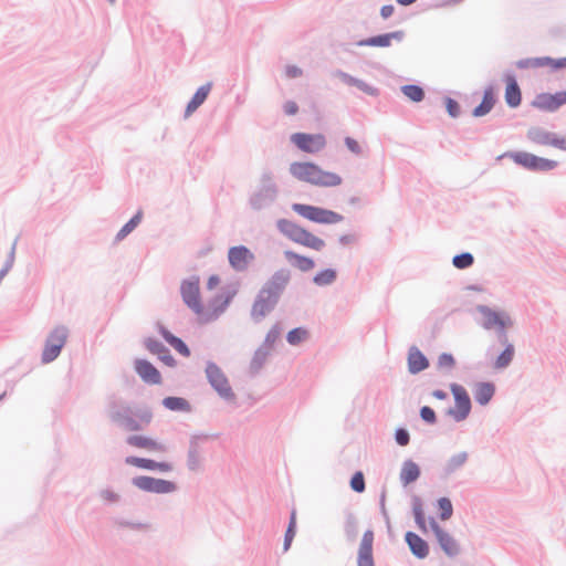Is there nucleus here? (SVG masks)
<instances>
[{
	"instance_id": "obj_25",
	"label": "nucleus",
	"mask_w": 566,
	"mask_h": 566,
	"mask_svg": "<svg viewBox=\"0 0 566 566\" xmlns=\"http://www.w3.org/2000/svg\"><path fill=\"white\" fill-rule=\"evenodd\" d=\"M402 38V32H391L387 34H381L377 36L369 38L367 40L360 41L359 45H368V46H389L391 44V40H400Z\"/></svg>"
},
{
	"instance_id": "obj_46",
	"label": "nucleus",
	"mask_w": 566,
	"mask_h": 566,
	"mask_svg": "<svg viewBox=\"0 0 566 566\" xmlns=\"http://www.w3.org/2000/svg\"><path fill=\"white\" fill-rule=\"evenodd\" d=\"M455 361L451 354L443 353L438 358V366L440 368H452L454 366Z\"/></svg>"
},
{
	"instance_id": "obj_37",
	"label": "nucleus",
	"mask_w": 566,
	"mask_h": 566,
	"mask_svg": "<svg viewBox=\"0 0 566 566\" xmlns=\"http://www.w3.org/2000/svg\"><path fill=\"white\" fill-rule=\"evenodd\" d=\"M412 512H413V516H415L417 526L419 527V530L421 532L426 533L427 532V523H426L424 512H423L422 504L419 501L415 502Z\"/></svg>"
},
{
	"instance_id": "obj_53",
	"label": "nucleus",
	"mask_w": 566,
	"mask_h": 566,
	"mask_svg": "<svg viewBox=\"0 0 566 566\" xmlns=\"http://www.w3.org/2000/svg\"><path fill=\"white\" fill-rule=\"evenodd\" d=\"M124 424L126 427V429H128L129 431H138L142 429V426L134 419L132 418H126L124 420Z\"/></svg>"
},
{
	"instance_id": "obj_16",
	"label": "nucleus",
	"mask_w": 566,
	"mask_h": 566,
	"mask_svg": "<svg viewBox=\"0 0 566 566\" xmlns=\"http://www.w3.org/2000/svg\"><path fill=\"white\" fill-rule=\"evenodd\" d=\"M127 443L134 448L143 449L154 453H163L167 450L164 442L143 434H134L128 437Z\"/></svg>"
},
{
	"instance_id": "obj_4",
	"label": "nucleus",
	"mask_w": 566,
	"mask_h": 566,
	"mask_svg": "<svg viewBox=\"0 0 566 566\" xmlns=\"http://www.w3.org/2000/svg\"><path fill=\"white\" fill-rule=\"evenodd\" d=\"M276 227L290 241L310 250L319 252L326 245L322 238L315 235L313 232L294 221L280 219L276 222Z\"/></svg>"
},
{
	"instance_id": "obj_1",
	"label": "nucleus",
	"mask_w": 566,
	"mask_h": 566,
	"mask_svg": "<svg viewBox=\"0 0 566 566\" xmlns=\"http://www.w3.org/2000/svg\"><path fill=\"white\" fill-rule=\"evenodd\" d=\"M180 293L182 301L196 314L200 324L217 319L226 311L229 303L228 298L216 296L203 304L200 297V279L198 276L182 281Z\"/></svg>"
},
{
	"instance_id": "obj_32",
	"label": "nucleus",
	"mask_w": 566,
	"mask_h": 566,
	"mask_svg": "<svg viewBox=\"0 0 566 566\" xmlns=\"http://www.w3.org/2000/svg\"><path fill=\"white\" fill-rule=\"evenodd\" d=\"M337 277V272L333 269H325L319 271L314 277L313 282L318 286L329 285Z\"/></svg>"
},
{
	"instance_id": "obj_6",
	"label": "nucleus",
	"mask_w": 566,
	"mask_h": 566,
	"mask_svg": "<svg viewBox=\"0 0 566 566\" xmlns=\"http://www.w3.org/2000/svg\"><path fill=\"white\" fill-rule=\"evenodd\" d=\"M67 338V331L64 327H55L51 334L49 335L45 346L42 353V361L51 363L61 353L62 347L64 346Z\"/></svg>"
},
{
	"instance_id": "obj_48",
	"label": "nucleus",
	"mask_w": 566,
	"mask_h": 566,
	"mask_svg": "<svg viewBox=\"0 0 566 566\" xmlns=\"http://www.w3.org/2000/svg\"><path fill=\"white\" fill-rule=\"evenodd\" d=\"M446 106H447V111L448 113L452 116V117H457L460 113V106L458 104V102H455L454 99L452 98H447L446 101Z\"/></svg>"
},
{
	"instance_id": "obj_34",
	"label": "nucleus",
	"mask_w": 566,
	"mask_h": 566,
	"mask_svg": "<svg viewBox=\"0 0 566 566\" xmlns=\"http://www.w3.org/2000/svg\"><path fill=\"white\" fill-rule=\"evenodd\" d=\"M514 346L512 344H509L505 347L504 352L494 361V368L503 369L507 367L514 357Z\"/></svg>"
},
{
	"instance_id": "obj_17",
	"label": "nucleus",
	"mask_w": 566,
	"mask_h": 566,
	"mask_svg": "<svg viewBox=\"0 0 566 566\" xmlns=\"http://www.w3.org/2000/svg\"><path fill=\"white\" fill-rule=\"evenodd\" d=\"M374 532L368 530L364 533L357 557V566H375L373 557Z\"/></svg>"
},
{
	"instance_id": "obj_30",
	"label": "nucleus",
	"mask_w": 566,
	"mask_h": 566,
	"mask_svg": "<svg viewBox=\"0 0 566 566\" xmlns=\"http://www.w3.org/2000/svg\"><path fill=\"white\" fill-rule=\"evenodd\" d=\"M163 405L172 411H188L190 409L189 402L180 397H167L163 400Z\"/></svg>"
},
{
	"instance_id": "obj_23",
	"label": "nucleus",
	"mask_w": 566,
	"mask_h": 566,
	"mask_svg": "<svg viewBox=\"0 0 566 566\" xmlns=\"http://www.w3.org/2000/svg\"><path fill=\"white\" fill-rule=\"evenodd\" d=\"M481 312L483 314L484 319L483 326L488 329L496 326L504 328L506 325L511 323L509 316L502 315L489 308H482Z\"/></svg>"
},
{
	"instance_id": "obj_44",
	"label": "nucleus",
	"mask_w": 566,
	"mask_h": 566,
	"mask_svg": "<svg viewBox=\"0 0 566 566\" xmlns=\"http://www.w3.org/2000/svg\"><path fill=\"white\" fill-rule=\"evenodd\" d=\"M467 453L465 452H461V453H458L455 455H453L449 461H448V470L450 471H454L457 469H459L460 467H462L464 464V462L467 461Z\"/></svg>"
},
{
	"instance_id": "obj_35",
	"label": "nucleus",
	"mask_w": 566,
	"mask_h": 566,
	"mask_svg": "<svg viewBox=\"0 0 566 566\" xmlns=\"http://www.w3.org/2000/svg\"><path fill=\"white\" fill-rule=\"evenodd\" d=\"M401 91L412 102H421L424 97L423 90L418 85H405Z\"/></svg>"
},
{
	"instance_id": "obj_5",
	"label": "nucleus",
	"mask_w": 566,
	"mask_h": 566,
	"mask_svg": "<svg viewBox=\"0 0 566 566\" xmlns=\"http://www.w3.org/2000/svg\"><path fill=\"white\" fill-rule=\"evenodd\" d=\"M292 210L300 217L321 224H335L343 221V216L328 209L316 206L293 203Z\"/></svg>"
},
{
	"instance_id": "obj_43",
	"label": "nucleus",
	"mask_w": 566,
	"mask_h": 566,
	"mask_svg": "<svg viewBox=\"0 0 566 566\" xmlns=\"http://www.w3.org/2000/svg\"><path fill=\"white\" fill-rule=\"evenodd\" d=\"M342 77L344 78V81H346L348 84L350 85H355L357 86L358 88H360L361 91L368 93V94H374L375 93V90L373 87H370L369 85H367L366 83L359 81V80H356L347 74H342Z\"/></svg>"
},
{
	"instance_id": "obj_49",
	"label": "nucleus",
	"mask_w": 566,
	"mask_h": 566,
	"mask_svg": "<svg viewBox=\"0 0 566 566\" xmlns=\"http://www.w3.org/2000/svg\"><path fill=\"white\" fill-rule=\"evenodd\" d=\"M409 433L405 429H398L396 431V441L399 446H407L409 443Z\"/></svg>"
},
{
	"instance_id": "obj_56",
	"label": "nucleus",
	"mask_w": 566,
	"mask_h": 566,
	"mask_svg": "<svg viewBox=\"0 0 566 566\" xmlns=\"http://www.w3.org/2000/svg\"><path fill=\"white\" fill-rule=\"evenodd\" d=\"M139 419H140V421H142L144 424H146V426H147V424H149V423H150V421H151V419H153V413H151V411L146 410V411L142 412V413H140V416H139Z\"/></svg>"
},
{
	"instance_id": "obj_31",
	"label": "nucleus",
	"mask_w": 566,
	"mask_h": 566,
	"mask_svg": "<svg viewBox=\"0 0 566 566\" xmlns=\"http://www.w3.org/2000/svg\"><path fill=\"white\" fill-rule=\"evenodd\" d=\"M536 66L548 67L551 70L566 69V56L562 59H552L548 56L536 57Z\"/></svg>"
},
{
	"instance_id": "obj_27",
	"label": "nucleus",
	"mask_w": 566,
	"mask_h": 566,
	"mask_svg": "<svg viewBox=\"0 0 566 566\" xmlns=\"http://www.w3.org/2000/svg\"><path fill=\"white\" fill-rule=\"evenodd\" d=\"M420 475L419 467L412 461H406L400 471V481L403 485L415 482Z\"/></svg>"
},
{
	"instance_id": "obj_55",
	"label": "nucleus",
	"mask_w": 566,
	"mask_h": 566,
	"mask_svg": "<svg viewBox=\"0 0 566 566\" xmlns=\"http://www.w3.org/2000/svg\"><path fill=\"white\" fill-rule=\"evenodd\" d=\"M394 11H395L394 6L388 4V6H384V7L381 8V10H380V14H381V17H382L384 19H387V18H389L390 15H392Z\"/></svg>"
},
{
	"instance_id": "obj_26",
	"label": "nucleus",
	"mask_w": 566,
	"mask_h": 566,
	"mask_svg": "<svg viewBox=\"0 0 566 566\" xmlns=\"http://www.w3.org/2000/svg\"><path fill=\"white\" fill-rule=\"evenodd\" d=\"M494 392H495V387L493 384L479 382L475 385V388H474V398L480 405L485 406L490 402V400L494 396Z\"/></svg>"
},
{
	"instance_id": "obj_52",
	"label": "nucleus",
	"mask_w": 566,
	"mask_h": 566,
	"mask_svg": "<svg viewBox=\"0 0 566 566\" xmlns=\"http://www.w3.org/2000/svg\"><path fill=\"white\" fill-rule=\"evenodd\" d=\"M536 57L534 59H526V60H522L517 63V66L520 69H537L536 66Z\"/></svg>"
},
{
	"instance_id": "obj_24",
	"label": "nucleus",
	"mask_w": 566,
	"mask_h": 566,
	"mask_svg": "<svg viewBox=\"0 0 566 566\" xmlns=\"http://www.w3.org/2000/svg\"><path fill=\"white\" fill-rule=\"evenodd\" d=\"M429 363L424 355L417 348L412 347L408 355L409 371L417 374L428 367Z\"/></svg>"
},
{
	"instance_id": "obj_7",
	"label": "nucleus",
	"mask_w": 566,
	"mask_h": 566,
	"mask_svg": "<svg viewBox=\"0 0 566 566\" xmlns=\"http://www.w3.org/2000/svg\"><path fill=\"white\" fill-rule=\"evenodd\" d=\"M133 484L142 491L157 494L172 493L177 490L176 484L171 481L156 479L147 475L134 478Z\"/></svg>"
},
{
	"instance_id": "obj_21",
	"label": "nucleus",
	"mask_w": 566,
	"mask_h": 566,
	"mask_svg": "<svg viewBox=\"0 0 566 566\" xmlns=\"http://www.w3.org/2000/svg\"><path fill=\"white\" fill-rule=\"evenodd\" d=\"M406 542L415 556L418 558H424L429 554V546L424 539L412 532L406 533Z\"/></svg>"
},
{
	"instance_id": "obj_15",
	"label": "nucleus",
	"mask_w": 566,
	"mask_h": 566,
	"mask_svg": "<svg viewBox=\"0 0 566 566\" xmlns=\"http://www.w3.org/2000/svg\"><path fill=\"white\" fill-rule=\"evenodd\" d=\"M228 259L234 270L244 271L254 255L247 247L238 245L229 249Z\"/></svg>"
},
{
	"instance_id": "obj_3",
	"label": "nucleus",
	"mask_w": 566,
	"mask_h": 566,
	"mask_svg": "<svg viewBox=\"0 0 566 566\" xmlns=\"http://www.w3.org/2000/svg\"><path fill=\"white\" fill-rule=\"evenodd\" d=\"M289 170L295 179L317 187H337L343 182L338 174L324 170L311 161L292 163Z\"/></svg>"
},
{
	"instance_id": "obj_19",
	"label": "nucleus",
	"mask_w": 566,
	"mask_h": 566,
	"mask_svg": "<svg viewBox=\"0 0 566 566\" xmlns=\"http://www.w3.org/2000/svg\"><path fill=\"white\" fill-rule=\"evenodd\" d=\"M125 462L139 469L159 471L164 473L172 470V464L169 462H157L147 458L127 457Z\"/></svg>"
},
{
	"instance_id": "obj_22",
	"label": "nucleus",
	"mask_w": 566,
	"mask_h": 566,
	"mask_svg": "<svg viewBox=\"0 0 566 566\" xmlns=\"http://www.w3.org/2000/svg\"><path fill=\"white\" fill-rule=\"evenodd\" d=\"M285 259L297 270L308 272L315 268V262L312 258L298 254L291 250L284 251Z\"/></svg>"
},
{
	"instance_id": "obj_39",
	"label": "nucleus",
	"mask_w": 566,
	"mask_h": 566,
	"mask_svg": "<svg viewBox=\"0 0 566 566\" xmlns=\"http://www.w3.org/2000/svg\"><path fill=\"white\" fill-rule=\"evenodd\" d=\"M307 336L308 333L306 329L297 327L287 333L286 339L291 345H297L301 342L305 340Z\"/></svg>"
},
{
	"instance_id": "obj_58",
	"label": "nucleus",
	"mask_w": 566,
	"mask_h": 566,
	"mask_svg": "<svg viewBox=\"0 0 566 566\" xmlns=\"http://www.w3.org/2000/svg\"><path fill=\"white\" fill-rule=\"evenodd\" d=\"M219 282H220L219 276L211 275L208 280L207 286H208V289L212 290L219 284Z\"/></svg>"
},
{
	"instance_id": "obj_41",
	"label": "nucleus",
	"mask_w": 566,
	"mask_h": 566,
	"mask_svg": "<svg viewBox=\"0 0 566 566\" xmlns=\"http://www.w3.org/2000/svg\"><path fill=\"white\" fill-rule=\"evenodd\" d=\"M296 516L295 512H292L289 527L285 533L284 549L287 551L295 535Z\"/></svg>"
},
{
	"instance_id": "obj_12",
	"label": "nucleus",
	"mask_w": 566,
	"mask_h": 566,
	"mask_svg": "<svg viewBox=\"0 0 566 566\" xmlns=\"http://www.w3.org/2000/svg\"><path fill=\"white\" fill-rule=\"evenodd\" d=\"M566 104V91L551 93H539L532 101V106L543 112H555Z\"/></svg>"
},
{
	"instance_id": "obj_63",
	"label": "nucleus",
	"mask_w": 566,
	"mask_h": 566,
	"mask_svg": "<svg viewBox=\"0 0 566 566\" xmlns=\"http://www.w3.org/2000/svg\"><path fill=\"white\" fill-rule=\"evenodd\" d=\"M111 2H114L115 0H109Z\"/></svg>"
},
{
	"instance_id": "obj_28",
	"label": "nucleus",
	"mask_w": 566,
	"mask_h": 566,
	"mask_svg": "<svg viewBox=\"0 0 566 566\" xmlns=\"http://www.w3.org/2000/svg\"><path fill=\"white\" fill-rule=\"evenodd\" d=\"M211 85L206 84L202 85L197 90L195 95L192 96L191 101L188 103L186 108V115H190L193 113L207 98L209 92H210Z\"/></svg>"
},
{
	"instance_id": "obj_59",
	"label": "nucleus",
	"mask_w": 566,
	"mask_h": 566,
	"mask_svg": "<svg viewBox=\"0 0 566 566\" xmlns=\"http://www.w3.org/2000/svg\"><path fill=\"white\" fill-rule=\"evenodd\" d=\"M103 496L108 500V501H116L117 500V494L111 492V491H106L103 493Z\"/></svg>"
},
{
	"instance_id": "obj_62",
	"label": "nucleus",
	"mask_w": 566,
	"mask_h": 566,
	"mask_svg": "<svg viewBox=\"0 0 566 566\" xmlns=\"http://www.w3.org/2000/svg\"><path fill=\"white\" fill-rule=\"evenodd\" d=\"M398 3L402 4V6H409L411 3H413L416 0H397Z\"/></svg>"
},
{
	"instance_id": "obj_54",
	"label": "nucleus",
	"mask_w": 566,
	"mask_h": 566,
	"mask_svg": "<svg viewBox=\"0 0 566 566\" xmlns=\"http://www.w3.org/2000/svg\"><path fill=\"white\" fill-rule=\"evenodd\" d=\"M286 76L294 78L302 75V70L295 65H290L285 70Z\"/></svg>"
},
{
	"instance_id": "obj_18",
	"label": "nucleus",
	"mask_w": 566,
	"mask_h": 566,
	"mask_svg": "<svg viewBox=\"0 0 566 566\" xmlns=\"http://www.w3.org/2000/svg\"><path fill=\"white\" fill-rule=\"evenodd\" d=\"M135 370L138 376L147 384L159 385L161 382L160 373L148 360L137 359L135 361Z\"/></svg>"
},
{
	"instance_id": "obj_2",
	"label": "nucleus",
	"mask_w": 566,
	"mask_h": 566,
	"mask_svg": "<svg viewBox=\"0 0 566 566\" xmlns=\"http://www.w3.org/2000/svg\"><path fill=\"white\" fill-rule=\"evenodd\" d=\"M289 281L290 274L287 271H279L270 279L260 291L252 306L251 314L254 318L260 319L274 308Z\"/></svg>"
},
{
	"instance_id": "obj_14",
	"label": "nucleus",
	"mask_w": 566,
	"mask_h": 566,
	"mask_svg": "<svg viewBox=\"0 0 566 566\" xmlns=\"http://www.w3.org/2000/svg\"><path fill=\"white\" fill-rule=\"evenodd\" d=\"M527 136L537 145L553 146L566 150V137L558 136L542 128H532L528 130Z\"/></svg>"
},
{
	"instance_id": "obj_33",
	"label": "nucleus",
	"mask_w": 566,
	"mask_h": 566,
	"mask_svg": "<svg viewBox=\"0 0 566 566\" xmlns=\"http://www.w3.org/2000/svg\"><path fill=\"white\" fill-rule=\"evenodd\" d=\"M164 338L182 356L188 357L190 355V350L187 345L178 337L174 336L167 331L163 332Z\"/></svg>"
},
{
	"instance_id": "obj_47",
	"label": "nucleus",
	"mask_w": 566,
	"mask_h": 566,
	"mask_svg": "<svg viewBox=\"0 0 566 566\" xmlns=\"http://www.w3.org/2000/svg\"><path fill=\"white\" fill-rule=\"evenodd\" d=\"M420 416L426 422H429V423L436 422V413H434L433 409H431L430 407H427V406L422 407L420 410Z\"/></svg>"
},
{
	"instance_id": "obj_50",
	"label": "nucleus",
	"mask_w": 566,
	"mask_h": 566,
	"mask_svg": "<svg viewBox=\"0 0 566 566\" xmlns=\"http://www.w3.org/2000/svg\"><path fill=\"white\" fill-rule=\"evenodd\" d=\"M345 144L347 146V148L354 153V154H360V146L358 144L357 140H355L354 138L352 137H346L345 138Z\"/></svg>"
},
{
	"instance_id": "obj_60",
	"label": "nucleus",
	"mask_w": 566,
	"mask_h": 566,
	"mask_svg": "<svg viewBox=\"0 0 566 566\" xmlns=\"http://www.w3.org/2000/svg\"><path fill=\"white\" fill-rule=\"evenodd\" d=\"M432 395H433V397H436L437 399H441V400H443V399H446V398H447V394H446L444 391H442V390H436V391H433V394H432Z\"/></svg>"
},
{
	"instance_id": "obj_61",
	"label": "nucleus",
	"mask_w": 566,
	"mask_h": 566,
	"mask_svg": "<svg viewBox=\"0 0 566 566\" xmlns=\"http://www.w3.org/2000/svg\"><path fill=\"white\" fill-rule=\"evenodd\" d=\"M339 240L342 243L348 244L354 241V237L353 235H343Z\"/></svg>"
},
{
	"instance_id": "obj_20",
	"label": "nucleus",
	"mask_w": 566,
	"mask_h": 566,
	"mask_svg": "<svg viewBox=\"0 0 566 566\" xmlns=\"http://www.w3.org/2000/svg\"><path fill=\"white\" fill-rule=\"evenodd\" d=\"M505 102L510 107H517L522 101L520 86L514 76L509 75L505 77Z\"/></svg>"
},
{
	"instance_id": "obj_29",
	"label": "nucleus",
	"mask_w": 566,
	"mask_h": 566,
	"mask_svg": "<svg viewBox=\"0 0 566 566\" xmlns=\"http://www.w3.org/2000/svg\"><path fill=\"white\" fill-rule=\"evenodd\" d=\"M495 103V95L492 88H488L484 92L483 99L479 106H476L473 111V115L475 117L484 116L488 114Z\"/></svg>"
},
{
	"instance_id": "obj_45",
	"label": "nucleus",
	"mask_w": 566,
	"mask_h": 566,
	"mask_svg": "<svg viewBox=\"0 0 566 566\" xmlns=\"http://www.w3.org/2000/svg\"><path fill=\"white\" fill-rule=\"evenodd\" d=\"M350 488L358 493L365 490V479L361 472H356L350 480Z\"/></svg>"
},
{
	"instance_id": "obj_11",
	"label": "nucleus",
	"mask_w": 566,
	"mask_h": 566,
	"mask_svg": "<svg viewBox=\"0 0 566 566\" xmlns=\"http://www.w3.org/2000/svg\"><path fill=\"white\" fill-rule=\"evenodd\" d=\"M451 391L454 397V408L450 410V415L457 420H464L471 411V400L467 390L457 384L451 385Z\"/></svg>"
},
{
	"instance_id": "obj_42",
	"label": "nucleus",
	"mask_w": 566,
	"mask_h": 566,
	"mask_svg": "<svg viewBox=\"0 0 566 566\" xmlns=\"http://www.w3.org/2000/svg\"><path fill=\"white\" fill-rule=\"evenodd\" d=\"M145 346L151 354H155L158 356L161 354H167V348L160 342H158L156 339H153V338L146 339Z\"/></svg>"
},
{
	"instance_id": "obj_57",
	"label": "nucleus",
	"mask_w": 566,
	"mask_h": 566,
	"mask_svg": "<svg viewBox=\"0 0 566 566\" xmlns=\"http://www.w3.org/2000/svg\"><path fill=\"white\" fill-rule=\"evenodd\" d=\"M159 358L165 363L167 364L168 366H174L175 365V359L172 358V356L169 354V352L167 350V354H161L159 355Z\"/></svg>"
},
{
	"instance_id": "obj_10",
	"label": "nucleus",
	"mask_w": 566,
	"mask_h": 566,
	"mask_svg": "<svg viewBox=\"0 0 566 566\" xmlns=\"http://www.w3.org/2000/svg\"><path fill=\"white\" fill-rule=\"evenodd\" d=\"M514 163L531 170H551L557 166L555 160L537 157L533 154L518 151L511 155Z\"/></svg>"
},
{
	"instance_id": "obj_40",
	"label": "nucleus",
	"mask_w": 566,
	"mask_h": 566,
	"mask_svg": "<svg viewBox=\"0 0 566 566\" xmlns=\"http://www.w3.org/2000/svg\"><path fill=\"white\" fill-rule=\"evenodd\" d=\"M452 263L458 269H467L473 264V256L470 253H462L455 255L452 260Z\"/></svg>"
},
{
	"instance_id": "obj_36",
	"label": "nucleus",
	"mask_w": 566,
	"mask_h": 566,
	"mask_svg": "<svg viewBox=\"0 0 566 566\" xmlns=\"http://www.w3.org/2000/svg\"><path fill=\"white\" fill-rule=\"evenodd\" d=\"M143 213L138 211L117 233L116 239L122 240L130 233L142 221Z\"/></svg>"
},
{
	"instance_id": "obj_51",
	"label": "nucleus",
	"mask_w": 566,
	"mask_h": 566,
	"mask_svg": "<svg viewBox=\"0 0 566 566\" xmlns=\"http://www.w3.org/2000/svg\"><path fill=\"white\" fill-rule=\"evenodd\" d=\"M284 112L286 115H295L298 112V106L294 101H287L284 106Z\"/></svg>"
},
{
	"instance_id": "obj_38",
	"label": "nucleus",
	"mask_w": 566,
	"mask_h": 566,
	"mask_svg": "<svg viewBox=\"0 0 566 566\" xmlns=\"http://www.w3.org/2000/svg\"><path fill=\"white\" fill-rule=\"evenodd\" d=\"M438 507L440 510V518L448 521L453 514L452 503L448 497H441L438 500Z\"/></svg>"
},
{
	"instance_id": "obj_13",
	"label": "nucleus",
	"mask_w": 566,
	"mask_h": 566,
	"mask_svg": "<svg viewBox=\"0 0 566 566\" xmlns=\"http://www.w3.org/2000/svg\"><path fill=\"white\" fill-rule=\"evenodd\" d=\"M429 524L442 551L448 556L458 555L460 552V546L455 538L443 528H441L434 518H430Z\"/></svg>"
},
{
	"instance_id": "obj_9",
	"label": "nucleus",
	"mask_w": 566,
	"mask_h": 566,
	"mask_svg": "<svg viewBox=\"0 0 566 566\" xmlns=\"http://www.w3.org/2000/svg\"><path fill=\"white\" fill-rule=\"evenodd\" d=\"M206 374L211 386L222 398L227 400L234 399V394L229 385L227 377L216 364H208Z\"/></svg>"
},
{
	"instance_id": "obj_8",
	"label": "nucleus",
	"mask_w": 566,
	"mask_h": 566,
	"mask_svg": "<svg viewBox=\"0 0 566 566\" xmlns=\"http://www.w3.org/2000/svg\"><path fill=\"white\" fill-rule=\"evenodd\" d=\"M292 143L302 151L316 154L326 146V138L323 134L295 133L291 136Z\"/></svg>"
}]
</instances>
